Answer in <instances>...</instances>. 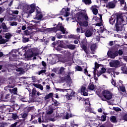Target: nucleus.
I'll use <instances>...</instances> for the list:
<instances>
[{
	"label": "nucleus",
	"instance_id": "1",
	"mask_svg": "<svg viewBox=\"0 0 127 127\" xmlns=\"http://www.w3.org/2000/svg\"><path fill=\"white\" fill-rule=\"evenodd\" d=\"M115 15L117 17L116 23L115 25L114 30L117 31V32H119V31H122V27L123 26L122 24H123V22H125V20L124 19V16L118 13H116Z\"/></svg>",
	"mask_w": 127,
	"mask_h": 127
},
{
	"label": "nucleus",
	"instance_id": "2",
	"mask_svg": "<svg viewBox=\"0 0 127 127\" xmlns=\"http://www.w3.org/2000/svg\"><path fill=\"white\" fill-rule=\"evenodd\" d=\"M57 92H63L64 93V92H67L65 95L66 99L67 101H70V100H72V97H75V95L76 92H75L73 90L70 89H61V88H56Z\"/></svg>",
	"mask_w": 127,
	"mask_h": 127
},
{
	"label": "nucleus",
	"instance_id": "3",
	"mask_svg": "<svg viewBox=\"0 0 127 127\" xmlns=\"http://www.w3.org/2000/svg\"><path fill=\"white\" fill-rule=\"evenodd\" d=\"M77 19L79 22H80V21H83L84 19L85 20H88V19H89L88 15H87V14L84 13L83 12H79L77 13Z\"/></svg>",
	"mask_w": 127,
	"mask_h": 127
},
{
	"label": "nucleus",
	"instance_id": "4",
	"mask_svg": "<svg viewBox=\"0 0 127 127\" xmlns=\"http://www.w3.org/2000/svg\"><path fill=\"white\" fill-rule=\"evenodd\" d=\"M102 95L104 99L106 100H111L112 98H113V93L108 90L103 91L102 92Z\"/></svg>",
	"mask_w": 127,
	"mask_h": 127
},
{
	"label": "nucleus",
	"instance_id": "5",
	"mask_svg": "<svg viewBox=\"0 0 127 127\" xmlns=\"http://www.w3.org/2000/svg\"><path fill=\"white\" fill-rule=\"evenodd\" d=\"M54 26H56L55 27L57 29V31H60L62 32L63 34H67V33H68V32L66 31V29L64 28V27L62 26V23H60V22H59L58 25H54Z\"/></svg>",
	"mask_w": 127,
	"mask_h": 127
},
{
	"label": "nucleus",
	"instance_id": "6",
	"mask_svg": "<svg viewBox=\"0 0 127 127\" xmlns=\"http://www.w3.org/2000/svg\"><path fill=\"white\" fill-rule=\"evenodd\" d=\"M107 55L110 58L115 59L118 56V50L109 51L107 53Z\"/></svg>",
	"mask_w": 127,
	"mask_h": 127
},
{
	"label": "nucleus",
	"instance_id": "7",
	"mask_svg": "<svg viewBox=\"0 0 127 127\" xmlns=\"http://www.w3.org/2000/svg\"><path fill=\"white\" fill-rule=\"evenodd\" d=\"M35 11V5L32 4L30 5L27 6V13L28 14H31Z\"/></svg>",
	"mask_w": 127,
	"mask_h": 127
},
{
	"label": "nucleus",
	"instance_id": "8",
	"mask_svg": "<svg viewBox=\"0 0 127 127\" xmlns=\"http://www.w3.org/2000/svg\"><path fill=\"white\" fill-rule=\"evenodd\" d=\"M120 64L121 63L119 60L112 61L109 63L110 67H114L115 68H118V67H119Z\"/></svg>",
	"mask_w": 127,
	"mask_h": 127
},
{
	"label": "nucleus",
	"instance_id": "9",
	"mask_svg": "<svg viewBox=\"0 0 127 127\" xmlns=\"http://www.w3.org/2000/svg\"><path fill=\"white\" fill-rule=\"evenodd\" d=\"M7 84L8 87L11 88H14L15 87V84L14 83V79L12 77L8 79Z\"/></svg>",
	"mask_w": 127,
	"mask_h": 127
},
{
	"label": "nucleus",
	"instance_id": "10",
	"mask_svg": "<svg viewBox=\"0 0 127 127\" xmlns=\"http://www.w3.org/2000/svg\"><path fill=\"white\" fill-rule=\"evenodd\" d=\"M53 105H54V104L53 103L52 105L49 106L48 111L46 112V114L47 115H52V114L54 113V111H55V107H53Z\"/></svg>",
	"mask_w": 127,
	"mask_h": 127
},
{
	"label": "nucleus",
	"instance_id": "11",
	"mask_svg": "<svg viewBox=\"0 0 127 127\" xmlns=\"http://www.w3.org/2000/svg\"><path fill=\"white\" fill-rule=\"evenodd\" d=\"M3 29V32H8L9 31V28H8L5 24V23L3 22L0 24V29Z\"/></svg>",
	"mask_w": 127,
	"mask_h": 127
},
{
	"label": "nucleus",
	"instance_id": "12",
	"mask_svg": "<svg viewBox=\"0 0 127 127\" xmlns=\"http://www.w3.org/2000/svg\"><path fill=\"white\" fill-rule=\"evenodd\" d=\"M86 87L84 86H81V88L80 90L81 94V95H83V96H84L85 97L88 96V92H86Z\"/></svg>",
	"mask_w": 127,
	"mask_h": 127
},
{
	"label": "nucleus",
	"instance_id": "13",
	"mask_svg": "<svg viewBox=\"0 0 127 127\" xmlns=\"http://www.w3.org/2000/svg\"><path fill=\"white\" fill-rule=\"evenodd\" d=\"M81 47L83 49V51L85 52L86 54H88V49H87V43L82 42V44L81 45Z\"/></svg>",
	"mask_w": 127,
	"mask_h": 127
},
{
	"label": "nucleus",
	"instance_id": "14",
	"mask_svg": "<svg viewBox=\"0 0 127 127\" xmlns=\"http://www.w3.org/2000/svg\"><path fill=\"white\" fill-rule=\"evenodd\" d=\"M106 7H108V8H115L116 7V4L114 1L109 2L106 5Z\"/></svg>",
	"mask_w": 127,
	"mask_h": 127
},
{
	"label": "nucleus",
	"instance_id": "15",
	"mask_svg": "<svg viewBox=\"0 0 127 127\" xmlns=\"http://www.w3.org/2000/svg\"><path fill=\"white\" fill-rule=\"evenodd\" d=\"M97 48V45L96 44H91L90 46V50L91 51V54H95V51Z\"/></svg>",
	"mask_w": 127,
	"mask_h": 127
},
{
	"label": "nucleus",
	"instance_id": "16",
	"mask_svg": "<svg viewBox=\"0 0 127 127\" xmlns=\"http://www.w3.org/2000/svg\"><path fill=\"white\" fill-rule=\"evenodd\" d=\"M78 23L80 26H84V27H87V26L89 25V22L87 20L84 21L83 22L81 21L79 22Z\"/></svg>",
	"mask_w": 127,
	"mask_h": 127
},
{
	"label": "nucleus",
	"instance_id": "17",
	"mask_svg": "<svg viewBox=\"0 0 127 127\" xmlns=\"http://www.w3.org/2000/svg\"><path fill=\"white\" fill-rule=\"evenodd\" d=\"M116 22V18H115V15H113L111 16V18L109 19V23L114 25Z\"/></svg>",
	"mask_w": 127,
	"mask_h": 127
},
{
	"label": "nucleus",
	"instance_id": "18",
	"mask_svg": "<svg viewBox=\"0 0 127 127\" xmlns=\"http://www.w3.org/2000/svg\"><path fill=\"white\" fill-rule=\"evenodd\" d=\"M97 119H98V120H99L100 121H102V122H106L107 120V116H106L105 115H103L101 116V117L97 116Z\"/></svg>",
	"mask_w": 127,
	"mask_h": 127
},
{
	"label": "nucleus",
	"instance_id": "19",
	"mask_svg": "<svg viewBox=\"0 0 127 127\" xmlns=\"http://www.w3.org/2000/svg\"><path fill=\"white\" fill-rule=\"evenodd\" d=\"M8 40H6L2 38V36L0 35V44H5L6 42H8Z\"/></svg>",
	"mask_w": 127,
	"mask_h": 127
},
{
	"label": "nucleus",
	"instance_id": "20",
	"mask_svg": "<svg viewBox=\"0 0 127 127\" xmlns=\"http://www.w3.org/2000/svg\"><path fill=\"white\" fill-rule=\"evenodd\" d=\"M9 92L13 95H17V88L15 87L12 89H9Z\"/></svg>",
	"mask_w": 127,
	"mask_h": 127
},
{
	"label": "nucleus",
	"instance_id": "21",
	"mask_svg": "<svg viewBox=\"0 0 127 127\" xmlns=\"http://www.w3.org/2000/svg\"><path fill=\"white\" fill-rule=\"evenodd\" d=\"M96 94L98 95V97H99L101 99L102 101H106V99H105V98H104V96H103V93H101L100 91H96Z\"/></svg>",
	"mask_w": 127,
	"mask_h": 127
},
{
	"label": "nucleus",
	"instance_id": "22",
	"mask_svg": "<svg viewBox=\"0 0 127 127\" xmlns=\"http://www.w3.org/2000/svg\"><path fill=\"white\" fill-rule=\"evenodd\" d=\"M110 122H111V123H118V120H117V117L115 116H112L111 117H110Z\"/></svg>",
	"mask_w": 127,
	"mask_h": 127
},
{
	"label": "nucleus",
	"instance_id": "23",
	"mask_svg": "<svg viewBox=\"0 0 127 127\" xmlns=\"http://www.w3.org/2000/svg\"><path fill=\"white\" fill-rule=\"evenodd\" d=\"M58 46L60 47H62L63 48H65V46L64 45V42L63 41H58Z\"/></svg>",
	"mask_w": 127,
	"mask_h": 127
},
{
	"label": "nucleus",
	"instance_id": "24",
	"mask_svg": "<svg viewBox=\"0 0 127 127\" xmlns=\"http://www.w3.org/2000/svg\"><path fill=\"white\" fill-rule=\"evenodd\" d=\"M66 47L68 49H70V50H74L76 48V45L72 44L66 45Z\"/></svg>",
	"mask_w": 127,
	"mask_h": 127
},
{
	"label": "nucleus",
	"instance_id": "25",
	"mask_svg": "<svg viewBox=\"0 0 127 127\" xmlns=\"http://www.w3.org/2000/svg\"><path fill=\"white\" fill-rule=\"evenodd\" d=\"M88 89L91 91H94L95 90V85L93 83H90L88 86Z\"/></svg>",
	"mask_w": 127,
	"mask_h": 127
},
{
	"label": "nucleus",
	"instance_id": "26",
	"mask_svg": "<svg viewBox=\"0 0 127 127\" xmlns=\"http://www.w3.org/2000/svg\"><path fill=\"white\" fill-rule=\"evenodd\" d=\"M85 35L86 37H90L92 36V32L90 30H87L85 33Z\"/></svg>",
	"mask_w": 127,
	"mask_h": 127
},
{
	"label": "nucleus",
	"instance_id": "27",
	"mask_svg": "<svg viewBox=\"0 0 127 127\" xmlns=\"http://www.w3.org/2000/svg\"><path fill=\"white\" fill-rule=\"evenodd\" d=\"M54 93L52 92L50 93L49 94L46 95L44 97L45 100H48V99H50V98H52L53 97Z\"/></svg>",
	"mask_w": 127,
	"mask_h": 127
},
{
	"label": "nucleus",
	"instance_id": "28",
	"mask_svg": "<svg viewBox=\"0 0 127 127\" xmlns=\"http://www.w3.org/2000/svg\"><path fill=\"white\" fill-rule=\"evenodd\" d=\"M11 36H12V35L9 32L5 34V38H6V39H10Z\"/></svg>",
	"mask_w": 127,
	"mask_h": 127
},
{
	"label": "nucleus",
	"instance_id": "29",
	"mask_svg": "<svg viewBox=\"0 0 127 127\" xmlns=\"http://www.w3.org/2000/svg\"><path fill=\"white\" fill-rule=\"evenodd\" d=\"M115 71H116V68H108L107 69V73H108V74H111V73H112V72H115Z\"/></svg>",
	"mask_w": 127,
	"mask_h": 127
},
{
	"label": "nucleus",
	"instance_id": "30",
	"mask_svg": "<svg viewBox=\"0 0 127 127\" xmlns=\"http://www.w3.org/2000/svg\"><path fill=\"white\" fill-rule=\"evenodd\" d=\"M16 72H21V74H24L25 71L22 67H19L16 69Z\"/></svg>",
	"mask_w": 127,
	"mask_h": 127
},
{
	"label": "nucleus",
	"instance_id": "31",
	"mask_svg": "<svg viewBox=\"0 0 127 127\" xmlns=\"http://www.w3.org/2000/svg\"><path fill=\"white\" fill-rule=\"evenodd\" d=\"M82 1L85 4H87L88 5H90L92 3L91 0H82Z\"/></svg>",
	"mask_w": 127,
	"mask_h": 127
},
{
	"label": "nucleus",
	"instance_id": "32",
	"mask_svg": "<svg viewBox=\"0 0 127 127\" xmlns=\"http://www.w3.org/2000/svg\"><path fill=\"white\" fill-rule=\"evenodd\" d=\"M1 98L2 99H10V94L8 93L7 94L5 95V97H3V95H1Z\"/></svg>",
	"mask_w": 127,
	"mask_h": 127
},
{
	"label": "nucleus",
	"instance_id": "33",
	"mask_svg": "<svg viewBox=\"0 0 127 127\" xmlns=\"http://www.w3.org/2000/svg\"><path fill=\"white\" fill-rule=\"evenodd\" d=\"M19 117L17 116V114L16 113H12V119L13 120H17L19 119Z\"/></svg>",
	"mask_w": 127,
	"mask_h": 127
},
{
	"label": "nucleus",
	"instance_id": "34",
	"mask_svg": "<svg viewBox=\"0 0 127 127\" xmlns=\"http://www.w3.org/2000/svg\"><path fill=\"white\" fill-rule=\"evenodd\" d=\"M92 11L93 12V14H94V15H97L98 14V12H99L98 9L95 7L92 8Z\"/></svg>",
	"mask_w": 127,
	"mask_h": 127
},
{
	"label": "nucleus",
	"instance_id": "35",
	"mask_svg": "<svg viewBox=\"0 0 127 127\" xmlns=\"http://www.w3.org/2000/svg\"><path fill=\"white\" fill-rule=\"evenodd\" d=\"M121 70L123 74H127V67L126 66H123L121 67Z\"/></svg>",
	"mask_w": 127,
	"mask_h": 127
},
{
	"label": "nucleus",
	"instance_id": "36",
	"mask_svg": "<svg viewBox=\"0 0 127 127\" xmlns=\"http://www.w3.org/2000/svg\"><path fill=\"white\" fill-rule=\"evenodd\" d=\"M28 116V114L27 113H24L22 115V118L23 119V122H24L25 120H26V118H27V116Z\"/></svg>",
	"mask_w": 127,
	"mask_h": 127
},
{
	"label": "nucleus",
	"instance_id": "37",
	"mask_svg": "<svg viewBox=\"0 0 127 127\" xmlns=\"http://www.w3.org/2000/svg\"><path fill=\"white\" fill-rule=\"evenodd\" d=\"M29 41V38L23 37L22 38V42L23 43H26V42H28Z\"/></svg>",
	"mask_w": 127,
	"mask_h": 127
},
{
	"label": "nucleus",
	"instance_id": "38",
	"mask_svg": "<svg viewBox=\"0 0 127 127\" xmlns=\"http://www.w3.org/2000/svg\"><path fill=\"white\" fill-rule=\"evenodd\" d=\"M42 17H43V15L42 14L36 15V18H37V19H38V20L41 19Z\"/></svg>",
	"mask_w": 127,
	"mask_h": 127
},
{
	"label": "nucleus",
	"instance_id": "39",
	"mask_svg": "<svg viewBox=\"0 0 127 127\" xmlns=\"http://www.w3.org/2000/svg\"><path fill=\"white\" fill-rule=\"evenodd\" d=\"M100 65H102V64H98V63L95 62L94 69H95V70H96V71H97V69H99V68L100 67Z\"/></svg>",
	"mask_w": 127,
	"mask_h": 127
},
{
	"label": "nucleus",
	"instance_id": "40",
	"mask_svg": "<svg viewBox=\"0 0 127 127\" xmlns=\"http://www.w3.org/2000/svg\"><path fill=\"white\" fill-rule=\"evenodd\" d=\"M75 69L77 70V71H82V70H83V68H82V67H81L79 65H77L75 66Z\"/></svg>",
	"mask_w": 127,
	"mask_h": 127
},
{
	"label": "nucleus",
	"instance_id": "41",
	"mask_svg": "<svg viewBox=\"0 0 127 127\" xmlns=\"http://www.w3.org/2000/svg\"><path fill=\"white\" fill-rule=\"evenodd\" d=\"M51 33H56L57 32V30L56 29V27H54L53 28H51Z\"/></svg>",
	"mask_w": 127,
	"mask_h": 127
},
{
	"label": "nucleus",
	"instance_id": "42",
	"mask_svg": "<svg viewBox=\"0 0 127 127\" xmlns=\"http://www.w3.org/2000/svg\"><path fill=\"white\" fill-rule=\"evenodd\" d=\"M39 55V53H33L32 52V54L30 55V57H34V56H38Z\"/></svg>",
	"mask_w": 127,
	"mask_h": 127
},
{
	"label": "nucleus",
	"instance_id": "43",
	"mask_svg": "<svg viewBox=\"0 0 127 127\" xmlns=\"http://www.w3.org/2000/svg\"><path fill=\"white\" fill-rule=\"evenodd\" d=\"M27 29L28 30H32V29H34V26H32V25L29 24Z\"/></svg>",
	"mask_w": 127,
	"mask_h": 127
},
{
	"label": "nucleus",
	"instance_id": "44",
	"mask_svg": "<svg viewBox=\"0 0 127 127\" xmlns=\"http://www.w3.org/2000/svg\"><path fill=\"white\" fill-rule=\"evenodd\" d=\"M120 1L121 4H125V3L124 7L125 8H127V3H126V2L125 1V0H120Z\"/></svg>",
	"mask_w": 127,
	"mask_h": 127
},
{
	"label": "nucleus",
	"instance_id": "45",
	"mask_svg": "<svg viewBox=\"0 0 127 127\" xmlns=\"http://www.w3.org/2000/svg\"><path fill=\"white\" fill-rule=\"evenodd\" d=\"M120 89L122 92H126V87L124 86H120Z\"/></svg>",
	"mask_w": 127,
	"mask_h": 127
},
{
	"label": "nucleus",
	"instance_id": "46",
	"mask_svg": "<svg viewBox=\"0 0 127 127\" xmlns=\"http://www.w3.org/2000/svg\"><path fill=\"white\" fill-rule=\"evenodd\" d=\"M46 72V69H42L38 71V75H41V74H44V73H45Z\"/></svg>",
	"mask_w": 127,
	"mask_h": 127
},
{
	"label": "nucleus",
	"instance_id": "47",
	"mask_svg": "<svg viewBox=\"0 0 127 127\" xmlns=\"http://www.w3.org/2000/svg\"><path fill=\"white\" fill-rule=\"evenodd\" d=\"M8 125L6 123H0V127H7Z\"/></svg>",
	"mask_w": 127,
	"mask_h": 127
},
{
	"label": "nucleus",
	"instance_id": "48",
	"mask_svg": "<svg viewBox=\"0 0 127 127\" xmlns=\"http://www.w3.org/2000/svg\"><path fill=\"white\" fill-rule=\"evenodd\" d=\"M19 124V122H16L14 124H11L10 126V127H16V126Z\"/></svg>",
	"mask_w": 127,
	"mask_h": 127
},
{
	"label": "nucleus",
	"instance_id": "49",
	"mask_svg": "<svg viewBox=\"0 0 127 127\" xmlns=\"http://www.w3.org/2000/svg\"><path fill=\"white\" fill-rule=\"evenodd\" d=\"M63 48L61 47H59V46H57V47L55 48L56 50H57V51H61V50H63Z\"/></svg>",
	"mask_w": 127,
	"mask_h": 127
},
{
	"label": "nucleus",
	"instance_id": "50",
	"mask_svg": "<svg viewBox=\"0 0 127 127\" xmlns=\"http://www.w3.org/2000/svg\"><path fill=\"white\" fill-rule=\"evenodd\" d=\"M32 97H34L36 95V89L35 88H33L32 91Z\"/></svg>",
	"mask_w": 127,
	"mask_h": 127
},
{
	"label": "nucleus",
	"instance_id": "51",
	"mask_svg": "<svg viewBox=\"0 0 127 127\" xmlns=\"http://www.w3.org/2000/svg\"><path fill=\"white\" fill-rule=\"evenodd\" d=\"M113 110L115 111V112H121L122 109L119 107H113Z\"/></svg>",
	"mask_w": 127,
	"mask_h": 127
},
{
	"label": "nucleus",
	"instance_id": "52",
	"mask_svg": "<svg viewBox=\"0 0 127 127\" xmlns=\"http://www.w3.org/2000/svg\"><path fill=\"white\" fill-rule=\"evenodd\" d=\"M65 12H66V9H65L64 8H63L60 11V13L62 15H64Z\"/></svg>",
	"mask_w": 127,
	"mask_h": 127
},
{
	"label": "nucleus",
	"instance_id": "53",
	"mask_svg": "<svg viewBox=\"0 0 127 127\" xmlns=\"http://www.w3.org/2000/svg\"><path fill=\"white\" fill-rule=\"evenodd\" d=\"M123 54H124V52H123V51L122 50H119L118 51V56H122V55H123Z\"/></svg>",
	"mask_w": 127,
	"mask_h": 127
},
{
	"label": "nucleus",
	"instance_id": "54",
	"mask_svg": "<svg viewBox=\"0 0 127 127\" xmlns=\"http://www.w3.org/2000/svg\"><path fill=\"white\" fill-rule=\"evenodd\" d=\"M11 89H12V88L10 87V86H8V85L4 87V90H5V91H7V90L9 91V90H11Z\"/></svg>",
	"mask_w": 127,
	"mask_h": 127
},
{
	"label": "nucleus",
	"instance_id": "55",
	"mask_svg": "<svg viewBox=\"0 0 127 127\" xmlns=\"http://www.w3.org/2000/svg\"><path fill=\"white\" fill-rule=\"evenodd\" d=\"M111 83L113 86H114L115 87H117V83L115 80H114V78H112Z\"/></svg>",
	"mask_w": 127,
	"mask_h": 127
},
{
	"label": "nucleus",
	"instance_id": "56",
	"mask_svg": "<svg viewBox=\"0 0 127 127\" xmlns=\"http://www.w3.org/2000/svg\"><path fill=\"white\" fill-rule=\"evenodd\" d=\"M44 31L51 33V28H46L45 29H44Z\"/></svg>",
	"mask_w": 127,
	"mask_h": 127
},
{
	"label": "nucleus",
	"instance_id": "57",
	"mask_svg": "<svg viewBox=\"0 0 127 127\" xmlns=\"http://www.w3.org/2000/svg\"><path fill=\"white\" fill-rule=\"evenodd\" d=\"M65 68H64V67H61V68L60 69L59 72L60 74H62L63 73V71H64Z\"/></svg>",
	"mask_w": 127,
	"mask_h": 127
},
{
	"label": "nucleus",
	"instance_id": "58",
	"mask_svg": "<svg viewBox=\"0 0 127 127\" xmlns=\"http://www.w3.org/2000/svg\"><path fill=\"white\" fill-rule=\"evenodd\" d=\"M70 126H71V127H78L79 124H75V122H73L72 123H71Z\"/></svg>",
	"mask_w": 127,
	"mask_h": 127
},
{
	"label": "nucleus",
	"instance_id": "59",
	"mask_svg": "<svg viewBox=\"0 0 127 127\" xmlns=\"http://www.w3.org/2000/svg\"><path fill=\"white\" fill-rule=\"evenodd\" d=\"M10 25H11V26H16V25H17V22L15 21H13L12 22V23L10 24Z\"/></svg>",
	"mask_w": 127,
	"mask_h": 127
},
{
	"label": "nucleus",
	"instance_id": "60",
	"mask_svg": "<svg viewBox=\"0 0 127 127\" xmlns=\"http://www.w3.org/2000/svg\"><path fill=\"white\" fill-rule=\"evenodd\" d=\"M54 103L55 107H58V101L55 99L53 101Z\"/></svg>",
	"mask_w": 127,
	"mask_h": 127
},
{
	"label": "nucleus",
	"instance_id": "61",
	"mask_svg": "<svg viewBox=\"0 0 127 127\" xmlns=\"http://www.w3.org/2000/svg\"><path fill=\"white\" fill-rule=\"evenodd\" d=\"M106 71H107V69H106V68H105V67H102L101 68V70H100V71L101 72V73L102 74L105 73L106 72Z\"/></svg>",
	"mask_w": 127,
	"mask_h": 127
},
{
	"label": "nucleus",
	"instance_id": "62",
	"mask_svg": "<svg viewBox=\"0 0 127 127\" xmlns=\"http://www.w3.org/2000/svg\"><path fill=\"white\" fill-rule=\"evenodd\" d=\"M66 83H68V84L72 83V79H71V76H69V78H68L67 80L66 81Z\"/></svg>",
	"mask_w": 127,
	"mask_h": 127
},
{
	"label": "nucleus",
	"instance_id": "63",
	"mask_svg": "<svg viewBox=\"0 0 127 127\" xmlns=\"http://www.w3.org/2000/svg\"><path fill=\"white\" fill-rule=\"evenodd\" d=\"M25 35H29L30 34V32L28 31V30H26L24 31Z\"/></svg>",
	"mask_w": 127,
	"mask_h": 127
},
{
	"label": "nucleus",
	"instance_id": "64",
	"mask_svg": "<svg viewBox=\"0 0 127 127\" xmlns=\"http://www.w3.org/2000/svg\"><path fill=\"white\" fill-rule=\"evenodd\" d=\"M123 120L127 122V114H125L124 115Z\"/></svg>",
	"mask_w": 127,
	"mask_h": 127
}]
</instances>
